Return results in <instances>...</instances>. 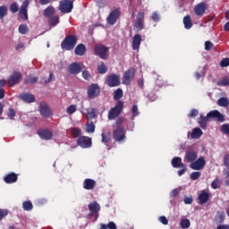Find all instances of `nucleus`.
I'll return each instance as SVG.
<instances>
[{
	"label": "nucleus",
	"instance_id": "14",
	"mask_svg": "<svg viewBox=\"0 0 229 229\" xmlns=\"http://www.w3.org/2000/svg\"><path fill=\"white\" fill-rule=\"evenodd\" d=\"M134 29L136 31H142L144 30V13L140 12L137 14L136 21L134 22Z\"/></svg>",
	"mask_w": 229,
	"mask_h": 229
},
{
	"label": "nucleus",
	"instance_id": "63",
	"mask_svg": "<svg viewBox=\"0 0 229 229\" xmlns=\"http://www.w3.org/2000/svg\"><path fill=\"white\" fill-rule=\"evenodd\" d=\"M159 221L162 225H169V220H167V217L164 216L159 217Z\"/></svg>",
	"mask_w": 229,
	"mask_h": 229
},
{
	"label": "nucleus",
	"instance_id": "9",
	"mask_svg": "<svg viewBox=\"0 0 229 229\" xmlns=\"http://www.w3.org/2000/svg\"><path fill=\"white\" fill-rule=\"evenodd\" d=\"M106 85L107 87H119L121 85V77L115 73L108 75L106 79Z\"/></svg>",
	"mask_w": 229,
	"mask_h": 229
},
{
	"label": "nucleus",
	"instance_id": "62",
	"mask_svg": "<svg viewBox=\"0 0 229 229\" xmlns=\"http://www.w3.org/2000/svg\"><path fill=\"white\" fill-rule=\"evenodd\" d=\"M151 19L154 22H158V21H160V16L158 15V13H157V12H154L152 13Z\"/></svg>",
	"mask_w": 229,
	"mask_h": 229
},
{
	"label": "nucleus",
	"instance_id": "58",
	"mask_svg": "<svg viewBox=\"0 0 229 229\" xmlns=\"http://www.w3.org/2000/svg\"><path fill=\"white\" fill-rule=\"evenodd\" d=\"M229 65V58H224L221 62H220V67H228Z\"/></svg>",
	"mask_w": 229,
	"mask_h": 229
},
{
	"label": "nucleus",
	"instance_id": "26",
	"mask_svg": "<svg viewBox=\"0 0 229 229\" xmlns=\"http://www.w3.org/2000/svg\"><path fill=\"white\" fill-rule=\"evenodd\" d=\"M208 199H210V194L203 190L199 195V205H205L208 202Z\"/></svg>",
	"mask_w": 229,
	"mask_h": 229
},
{
	"label": "nucleus",
	"instance_id": "15",
	"mask_svg": "<svg viewBox=\"0 0 229 229\" xmlns=\"http://www.w3.org/2000/svg\"><path fill=\"white\" fill-rule=\"evenodd\" d=\"M77 144L83 148H90L92 146V139L87 136H81L77 139Z\"/></svg>",
	"mask_w": 229,
	"mask_h": 229
},
{
	"label": "nucleus",
	"instance_id": "20",
	"mask_svg": "<svg viewBox=\"0 0 229 229\" xmlns=\"http://www.w3.org/2000/svg\"><path fill=\"white\" fill-rule=\"evenodd\" d=\"M20 99L24 103H35V95L28 92L21 93L19 96Z\"/></svg>",
	"mask_w": 229,
	"mask_h": 229
},
{
	"label": "nucleus",
	"instance_id": "43",
	"mask_svg": "<svg viewBox=\"0 0 229 229\" xmlns=\"http://www.w3.org/2000/svg\"><path fill=\"white\" fill-rule=\"evenodd\" d=\"M108 71V67H106L105 65V63H101L98 66V74H106Z\"/></svg>",
	"mask_w": 229,
	"mask_h": 229
},
{
	"label": "nucleus",
	"instance_id": "21",
	"mask_svg": "<svg viewBox=\"0 0 229 229\" xmlns=\"http://www.w3.org/2000/svg\"><path fill=\"white\" fill-rule=\"evenodd\" d=\"M142 42V36L140 34H136L132 38V49L133 51H137L140 47V43Z\"/></svg>",
	"mask_w": 229,
	"mask_h": 229
},
{
	"label": "nucleus",
	"instance_id": "64",
	"mask_svg": "<svg viewBox=\"0 0 229 229\" xmlns=\"http://www.w3.org/2000/svg\"><path fill=\"white\" fill-rule=\"evenodd\" d=\"M216 229H229V225H218Z\"/></svg>",
	"mask_w": 229,
	"mask_h": 229
},
{
	"label": "nucleus",
	"instance_id": "41",
	"mask_svg": "<svg viewBox=\"0 0 229 229\" xmlns=\"http://www.w3.org/2000/svg\"><path fill=\"white\" fill-rule=\"evenodd\" d=\"M122 98H123V89L119 88L114 91V101H120L119 99H121Z\"/></svg>",
	"mask_w": 229,
	"mask_h": 229
},
{
	"label": "nucleus",
	"instance_id": "6",
	"mask_svg": "<svg viewBox=\"0 0 229 229\" xmlns=\"http://www.w3.org/2000/svg\"><path fill=\"white\" fill-rule=\"evenodd\" d=\"M88 208L89 210V216L95 217V221H98V218L99 217V210H101L99 203H98V201H93L88 205Z\"/></svg>",
	"mask_w": 229,
	"mask_h": 229
},
{
	"label": "nucleus",
	"instance_id": "47",
	"mask_svg": "<svg viewBox=\"0 0 229 229\" xmlns=\"http://www.w3.org/2000/svg\"><path fill=\"white\" fill-rule=\"evenodd\" d=\"M38 81V78L33 77V76H29L28 78L25 79L24 83H31L33 85L34 83H37Z\"/></svg>",
	"mask_w": 229,
	"mask_h": 229
},
{
	"label": "nucleus",
	"instance_id": "8",
	"mask_svg": "<svg viewBox=\"0 0 229 229\" xmlns=\"http://www.w3.org/2000/svg\"><path fill=\"white\" fill-rule=\"evenodd\" d=\"M74 8V4L72 0H62L59 4V10L62 13H71Z\"/></svg>",
	"mask_w": 229,
	"mask_h": 229
},
{
	"label": "nucleus",
	"instance_id": "42",
	"mask_svg": "<svg viewBox=\"0 0 229 229\" xmlns=\"http://www.w3.org/2000/svg\"><path fill=\"white\" fill-rule=\"evenodd\" d=\"M18 30L21 35H26L30 32V28H28V25L26 24H21Z\"/></svg>",
	"mask_w": 229,
	"mask_h": 229
},
{
	"label": "nucleus",
	"instance_id": "40",
	"mask_svg": "<svg viewBox=\"0 0 229 229\" xmlns=\"http://www.w3.org/2000/svg\"><path fill=\"white\" fill-rule=\"evenodd\" d=\"M55 13V7L48 6L47 9L44 10V15L45 17H53Z\"/></svg>",
	"mask_w": 229,
	"mask_h": 229
},
{
	"label": "nucleus",
	"instance_id": "32",
	"mask_svg": "<svg viewBox=\"0 0 229 229\" xmlns=\"http://www.w3.org/2000/svg\"><path fill=\"white\" fill-rule=\"evenodd\" d=\"M209 118H208L207 116H203V114H200L199 118L198 119V123L200 126V128H202V130H206L207 129V121H208Z\"/></svg>",
	"mask_w": 229,
	"mask_h": 229
},
{
	"label": "nucleus",
	"instance_id": "33",
	"mask_svg": "<svg viewBox=\"0 0 229 229\" xmlns=\"http://www.w3.org/2000/svg\"><path fill=\"white\" fill-rule=\"evenodd\" d=\"M96 131V124L92 121H88L86 123V132L87 133H94Z\"/></svg>",
	"mask_w": 229,
	"mask_h": 229
},
{
	"label": "nucleus",
	"instance_id": "5",
	"mask_svg": "<svg viewBox=\"0 0 229 229\" xmlns=\"http://www.w3.org/2000/svg\"><path fill=\"white\" fill-rule=\"evenodd\" d=\"M95 55L99 56L102 60H106L108 58V47L105 45L98 44L94 47Z\"/></svg>",
	"mask_w": 229,
	"mask_h": 229
},
{
	"label": "nucleus",
	"instance_id": "23",
	"mask_svg": "<svg viewBox=\"0 0 229 229\" xmlns=\"http://www.w3.org/2000/svg\"><path fill=\"white\" fill-rule=\"evenodd\" d=\"M17 180H19V175L13 172H11L4 177V182L5 183H15Z\"/></svg>",
	"mask_w": 229,
	"mask_h": 229
},
{
	"label": "nucleus",
	"instance_id": "52",
	"mask_svg": "<svg viewBox=\"0 0 229 229\" xmlns=\"http://www.w3.org/2000/svg\"><path fill=\"white\" fill-rule=\"evenodd\" d=\"M222 133H225V135H229V124L224 123L221 127Z\"/></svg>",
	"mask_w": 229,
	"mask_h": 229
},
{
	"label": "nucleus",
	"instance_id": "55",
	"mask_svg": "<svg viewBox=\"0 0 229 229\" xmlns=\"http://www.w3.org/2000/svg\"><path fill=\"white\" fill-rule=\"evenodd\" d=\"M82 77L84 78V80H90L92 78V75H90V72L89 71H87V70H84L82 72Z\"/></svg>",
	"mask_w": 229,
	"mask_h": 229
},
{
	"label": "nucleus",
	"instance_id": "24",
	"mask_svg": "<svg viewBox=\"0 0 229 229\" xmlns=\"http://www.w3.org/2000/svg\"><path fill=\"white\" fill-rule=\"evenodd\" d=\"M28 6H30V0H24L20 9V14L23 15L25 21H28Z\"/></svg>",
	"mask_w": 229,
	"mask_h": 229
},
{
	"label": "nucleus",
	"instance_id": "19",
	"mask_svg": "<svg viewBox=\"0 0 229 229\" xmlns=\"http://www.w3.org/2000/svg\"><path fill=\"white\" fill-rule=\"evenodd\" d=\"M207 12V4L205 2H201L197 4L194 8V13L196 15L201 17Z\"/></svg>",
	"mask_w": 229,
	"mask_h": 229
},
{
	"label": "nucleus",
	"instance_id": "29",
	"mask_svg": "<svg viewBox=\"0 0 229 229\" xmlns=\"http://www.w3.org/2000/svg\"><path fill=\"white\" fill-rule=\"evenodd\" d=\"M98 114V109L92 107L89 110H88L86 114V119H88V121H92V119H97Z\"/></svg>",
	"mask_w": 229,
	"mask_h": 229
},
{
	"label": "nucleus",
	"instance_id": "3",
	"mask_svg": "<svg viewBox=\"0 0 229 229\" xmlns=\"http://www.w3.org/2000/svg\"><path fill=\"white\" fill-rule=\"evenodd\" d=\"M101 94V88L98 83L90 84L87 89L88 99H96V98H99Z\"/></svg>",
	"mask_w": 229,
	"mask_h": 229
},
{
	"label": "nucleus",
	"instance_id": "7",
	"mask_svg": "<svg viewBox=\"0 0 229 229\" xmlns=\"http://www.w3.org/2000/svg\"><path fill=\"white\" fill-rule=\"evenodd\" d=\"M113 139L115 142H124L126 140V130L124 128H116L113 131Z\"/></svg>",
	"mask_w": 229,
	"mask_h": 229
},
{
	"label": "nucleus",
	"instance_id": "54",
	"mask_svg": "<svg viewBox=\"0 0 229 229\" xmlns=\"http://www.w3.org/2000/svg\"><path fill=\"white\" fill-rule=\"evenodd\" d=\"M211 49H214V43L211 41H206L205 42V50L210 51Z\"/></svg>",
	"mask_w": 229,
	"mask_h": 229
},
{
	"label": "nucleus",
	"instance_id": "22",
	"mask_svg": "<svg viewBox=\"0 0 229 229\" xmlns=\"http://www.w3.org/2000/svg\"><path fill=\"white\" fill-rule=\"evenodd\" d=\"M38 135L43 140H51L53 139V132L49 130H41L38 131Z\"/></svg>",
	"mask_w": 229,
	"mask_h": 229
},
{
	"label": "nucleus",
	"instance_id": "44",
	"mask_svg": "<svg viewBox=\"0 0 229 229\" xmlns=\"http://www.w3.org/2000/svg\"><path fill=\"white\" fill-rule=\"evenodd\" d=\"M22 208L26 211L33 210V203L30 200L24 201L22 203Z\"/></svg>",
	"mask_w": 229,
	"mask_h": 229
},
{
	"label": "nucleus",
	"instance_id": "49",
	"mask_svg": "<svg viewBox=\"0 0 229 229\" xmlns=\"http://www.w3.org/2000/svg\"><path fill=\"white\" fill-rule=\"evenodd\" d=\"M211 187L212 189H219L221 187V181L219 179H215L212 182H211Z\"/></svg>",
	"mask_w": 229,
	"mask_h": 229
},
{
	"label": "nucleus",
	"instance_id": "1",
	"mask_svg": "<svg viewBox=\"0 0 229 229\" xmlns=\"http://www.w3.org/2000/svg\"><path fill=\"white\" fill-rule=\"evenodd\" d=\"M76 44H78V38L75 35H68L62 41L61 47L65 51H72L76 47Z\"/></svg>",
	"mask_w": 229,
	"mask_h": 229
},
{
	"label": "nucleus",
	"instance_id": "51",
	"mask_svg": "<svg viewBox=\"0 0 229 229\" xmlns=\"http://www.w3.org/2000/svg\"><path fill=\"white\" fill-rule=\"evenodd\" d=\"M10 10L12 13H17L19 12V5L17 4V3H13L10 5Z\"/></svg>",
	"mask_w": 229,
	"mask_h": 229
},
{
	"label": "nucleus",
	"instance_id": "16",
	"mask_svg": "<svg viewBox=\"0 0 229 229\" xmlns=\"http://www.w3.org/2000/svg\"><path fill=\"white\" fill-rule=\"evenodd\" d=\"M208 118L216 119L218 123H225V115L218 110H213L208 113Z\"/></svg>",
	"mask_w": 229,
	"mask_h": 229
},
{
	"label": "nucleus",
	"instance_id": "50",
	"mask_svg": "<svg viewBox=\"0 0 229 229\" xmlns=\"http://www.w3.org/2000/svg\"><path fill=\"white\" fill-rule=\"evenodd\" d=\"M124 123V118L123 117H119L114 123V126L116 128H124V126H123V123Z\"/></svg>",
	"mask_w": 229,
	"mask_h": 229
},
{
	"label": "nucleus",
	"instance_id": "27",
	"mask_svg": "<svg viewBox=\"0 0 229 229\" xmlns=\"http://www.w3.org/2000/svg\"><path fill=\"white\" fill-rule=\"evenodd\" d=\"M101 137L102 142L103 144H105V146H108V144L112 142V132L110 131L106 132H102Z\"/></svg>",
	"mask_w": 229,
	"mask_h": 229
},
{
	"label": "nucleus",
	"instance_id": "60",
	"mask_svg": "<svg viewBox=\"0 0 229 229\" xmlns=\"http://www.w3.org/2000/svg\"><path fill=\"white\" fill-rule=\"evenodd\" d=\"M8 216V210L7 209H0V221L4 219V217H6Z\"/></svg>",
	"mask_w": 229,
	"mask_h": 229
},
{
	"label": "nucleus",
	"instance_id": "35",
	"mask_svg": "<svg viewBox=\"0 0 229 229\" xmlns=\"http://www.w3.org/2000/svg\"><path fill=\"white\" fill-rule=\"evenodd\" d=\"M201 135H203V131H201V129H199V128H194L192 130L191 137V139H199V137H201Z\"/></svg>",
	"mask_w": 229,
	"mask_h": 229
},
{
	"label": "nucleus",
	"instance_id": "56",
	"mask_svg": "<svg viewBox=\"0 0 229 229\" xmlns=\"http://www.w3.org/2000/svg\"><path fill=\"white\" fill-rule=\"evenodd\" d=\"M199 176H201V173H199V172H192L191 174V180H198V178H199Z\"/></svg>",
	"mask_w": 229,
	"mask_h": 229
},
{
	"label": "nucleus",
	"instance_id": "2",
	"mask_svg": "<svg viewBox=\"0 0 229 229\" xmlns=\"http://www.w3.org/2000/svg\"><path fill=\"white\" fill-rule=\"evenodd\" d=\"M124 108V103L121 100H119L114 107H112L107 114V117L109 121H112L114 119H117L123 114V110Z\"/></svg>",
	"mask_w": 229,
	"mask_h": 229
},
{
	"label": "nucleus",
	"instance_id": "4",
	"mask_svg": "<svg viewBox=\"0 0 229 229\" xmlns=\"http://www.w3.org/2000/svg\"><path fill=\"white\" fill-rule=\"evenodd\" d=\"M21 80H22V73L19 71H13L7 79V85L9 87H15V85L21 83Z\"/></svg>",
	"mask_w": 229,
	"mask_h": 229
},
{
	"label": "nucleus",
	"instance_id": "57",
	"mask_svg": "<svg viewBox=\"0 0 229 229\" xmlns=\"http://www.w3.org/2000/svg\"><path fill=\"white\" fill-rule=\"evenodd\" d=\"M198 115H199V111L197 109H191L189 114V117H198Z\"/></svg>",
	"mask_w": 229,
	"mask_h": 229
},
{
	"label": "nucleus",
	"instance_id": "48",
	"mask_svg": "<svg viewBox=\"0 0 229 229\" xmlns=\"http://www.w3.org/2000/svg\"><path fill=\"white\" fill-rule=\"evenodd\" d=\"M7 115H8L9 119H11V121H13V118L15 117V115H17V113L15 112V110L13 108H9L7 110Z\"/></svg>",
	"mask_w": 229,
	"mask_h": 229
},
{
	"label": "nucleus",
	"instance_id": "36",
	"mask_svg": "<svg viewBox=\"0 0 229 229\" xmlns=\"http://www.w3.org/2000/svg\"><path fill=\"white\" fill-rule=\"evenodd\" d=\"M217 87H228L229 86V77H223L216 82Z\"/></svg>",
	"mask_w": 229,
	"mask_h": 229
},
{
	"label": "nucleus",
	"instance_id": "37",
	"mask_svg": "<svg viewBox=\"0 0 229 229\" xmlns=\"http://www.w3.org/2000/svg\"><path fill=\"white\" fill-rule=\"evenodd\" d=\"M218 106H223L224 108H226V106H229V100L227 98L222 97L217 100Z\"/></svg>",
	"mask_w": 229,
	"mask_h": 229
},
{
	"label": "nucleus",
	"instance_id": "39",
	"mask_svg": "<svg viewBox=\"0 0 229 229\" xmlns=\"http://www.w3.org/2000/svg\"><path fill=\"white\" fill-rule=\"evenodd\" d=\"M71 133L73 139H80L81 137V130L79 128H72Z\"/></svg>",
	"mask_w": 229,
	"mask_h": 229
},
{
	"label": "nucleus",
	"instance_id": "46",
	"mask_svg": "<svg viewBox=\"0 0 229 229\" xmlns=\"http://www.w3.org/2000/svg\"><path fill=\"white\" fill-rule=\"evenodd\" d=\"M8 15V7L2 5L0 6V19H4Z\"/></svg>",
	"mask_w": 229,
	"mask_h": 229
},
{
	"label": "nucleus",
	"instance_id": "45",
	"mask_svg": "<svg viewBox=\"0 0 229 229\" xmlns=\"http://www.w3.org/2000/svg\"><path fill=\"white\" fill-rule=\"evenodd\" d=\"M180 225H181V228L187 229L191 226V220L187 218H183L181 220Z\"/></svg>",
	"mask_w": 229,
	"mask_h": 229
},
{
	"label": "nucleus",
	"instance_id": "17",
	"mask_svg": "<svg viewBox=\"0 0 229 229\" xmlns=\"http://www.w3.org/2000/svg\"><path fill=\"white\" fill-rule=\"evenodd\" d=\"M67 72L70 74H73L74 76H76V74H80V72H81V65H80V64L76 62L72 63L67 67Z\"/></svg>",
	"mask_w": 229,
	"mask_h": 229
},
{
	"label": "nucleus",
	"instance_id": "13",
	"mask_svg": "<svg viewBox=\"0 0 229 229\" xmlns=\"http://www.w3.org/2000/svg\"><path fill=\"white\" fill-rule=\"evenodd\" d=\"M39 114L42 117L49 119L53 115V111H51L47 103L42 102L39 106Z\"/></svg>",
	"mask_w": 229,
	"mask_h": 229
},
{
	"label": "nucleus",
	"instance_id": "12",
	"mask_svg": "<svg viewBox=\"0 0 229 229\" xmlns=\"http://www.w3.org/2000/svg\"><path fill=\"white\" fill-rule=\"evenodd\" d=\"M207 161H205V157H200L192 163H191L190 167L193 169V171H201L203 167H205Z\"/></svg>",
	"mask_w": 229,
	"mask_h": 229
},
{
	"label": "nucleus",
	"instance_id": "28",
	"mask_svg": "<svg viewBox=\"0 0 229 229\" xmlns=\"http://www.w3.org/2000/svg\"><path fill=\"white\" fill-rule=\"evenodd\" d=\"M172 166L174 167L175 169H178L180 167H185V164L182 162V157H175L172 159L171 161Z\"/></svg>",
	"mask_w": 229,
	"mask_h": 229
},
{
	"label": "nucleus",
	"instance_id": "25",
	"mask_svg": "<svg viewBox=\"0 0 229 229\" xmlns=\"http://www.w3.org/2000/svg\"><path fill=\"white\" fill-rule=\"evenodd\" d=\"M96 188V182L94 179H85L83 182V189L86 191H93Z\"/></svg>",
	"mask_w": 229,
	"mask_h": 229
},
{
	"label": "nucleus",
	"instance_id": "34",
	"mask_svg": "<svg viewBox=\"0 0 229 229\" xmlns=\"http://www.w3.org/2000/svg\"><path fill=\"white\" fill-rule=\"evenodd\" d=\"M183 24H184L185 30H191V28H192V20L191 19L190 15L184 16Z\"/></svg>",
	"mask_w": 229,
	"mask_h": 229
},
{
	"label": "nucleus",
	"instance_id": "38",
	"mask_svg": "<svg viewBox=\"0 0 229 229\" xmlns=\"http://www.w3.org/2000/svg\"><path fill=\"white\" fill-rule=\"evenodd\" d=\"M60 23V17L58 16H51L48 19V24L49 26H56V24Z\"/></svg>",
	"mask_w": 229,
	"mask_h": 229
},
{
	"label": "nucleus",
	"instance_id": "18",
	"mask_svg": "<svg viewBox=\"0 0 229 229\" xmlns=\"http://www.w3.org/2000/svg\"><path fill=\"white\" fill-rule=\"evenodd\" d=\"M186 162L192 164L195 160H198V152L194 149H188L186 150L185 157Z\"/></svg>",
	"mask_w": 229,
	"mask_h": 229
},
{
	"label": "nucleus",
	"instance_id": "53",
	"mask_svg": "<svg viewBox=\"0 0 229 229\" xmlns=\"http://www.w3.org/2000/svg\"><path fill=\"white\" fill-rule=\"evenodd\" d=\"M66 112L70 115H72V114L76 112V106L71 105L70 106L67 107Z\"/></svg>",
	"mask_w": 229,
	"mask_h": 229
},
{
	"label": "nucleus",
	"instance_id": "61",
	"mask_svg": "<svg viewBox=\"0 0 229 229\" xmlns=\"http://www.w3.org/2000/svg\"><path fill=\"white\" fill-rule=\"evenodd\" d=\"M54 80H55V75L53 74L52 72H49V78L45 79L44 81L45 83H51V81H54Z\"/></svg>",
	"mask_w": 229,
	"mask_h": 229
},
{
	"label": "nucleus",
	"instance_id": "11",
	"mask_svg": "<svg viewBox=\"0 0 229 229\" xmlns=\"http://www.w3.org/2000/svg\"><path fill=\"white\" fill-rule=\"evenodd\" d=\"M135 78V68L128 69L123 77V85H131V81Z\"/></svg>",
	"mask_w": 229,
	"mask_h": 229
},
{
	"label": "nucleus",
	"instance_id": "30",
	"mask_svg": "<svg viewBox=\"0 0 229 229\" xmlns=\"http://www.w3.org/2000/svg\"><path fill=\"white\" fill-rule=\"evenodd\" d=\"M87 53V47H85L83 44H79L74 50V54L77 55V56H83Z\"/></svg>",
	"mask_w": 229,
	"mask_h": 229
},
{
	"label": "nucleus",
	"instance_id": "10",
	"mask_svg": "<svg viewBox=\"0 0 229 229\" xmlns=\"http://www.w3.org/2000/svg\"><path fill=\"white\" fill-rule=\"evenodd\" d=\"M119 17H121V9L116 8L113 10L106 18L107 24L114 26V24L117 22V19H119Z\"/></svg>",
	"mask_w": 229,
	"mask_h": 229
},
{
	"label": "nucleus",
	"instance_id": "59",
	"mask_svg": "<svg viewBox=\"0 0 229 229\" xmlns=\"http://www.w3.org/2000/svg\"><path fill=\"white\" fill-rule=\"evenodd\" d=\"M131 112L133 114V117H137V115H139V106H137V105H133Z\"/></svg>",
	"mask_w": 229,
	"mask_h": 229
},
{
	"label": "nucleus",
	"instance_id": "31",
	"mask_svg": "<svg viewBox=\"0 0 229 229\" xmlns=\"http://www.w3.org/2000/svg\"><path fill=\"white\" fill-rule=\"evenodd\" d=\"M225 218L226 216H225V212L218 211L215 217V223H216V225H223V223H225Z\"/></svg>",
	"mask_w": 229,
	"mask_h": 229
}]
</instances>
